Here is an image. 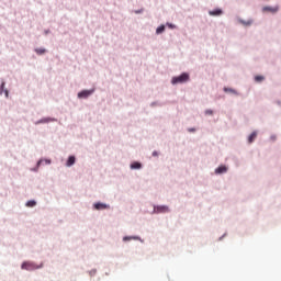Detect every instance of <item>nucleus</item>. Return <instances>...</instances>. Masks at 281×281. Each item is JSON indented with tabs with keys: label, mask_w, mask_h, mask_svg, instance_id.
Instances as JSON below:
<instances>
[{
	"label": "nucleus",
	"mask_w": 281,
	"mask_h": 281,
	"mask_svg": "<svg viewBox=\"0 0 281 281\" xmlns=\"http://www.w3.org/2000/svg\"><path fill=\"white\" fill-rule=\"evenodd\" d=\"M155 212L157 214H166V212H170V209L166 205H160L155 207Z\"/></svg>",
	"instance_id": "7ed1b4c3"
},
{
	"label": "nucleus",
	"mask_w": 281,
	"mask_h": 281,
	"mask_svg": "<svg viewBox=\"0 0 281 281\" xmlns=\"http://www.w3.org/2000/svg\"><path fill=\"white\" fill-rule=\"evenodd\" d=\"M132 170H139L142 168V164L139 162H134L131 165Z\"/></svg>",
	"instance_id": "9b49d317"
},
{
	"label": "nucleus",
	"mask_w": 281,
	"mask_h": 281,
	"mask_svg": "<svg viewBox=\"0 0 281 281\" xmlns=\"http://www.w3.org/2000/svg\"><path fill=\"white\" fill-rule=\"evenodd\" d=\"M225 93H236V90L232 88H224Z\"/></svg>",
	"instance_id": "dca6fc26"
},
{
	"label": "nucleus",
	"mask_w": 281,
	"mask_h": 281,
	"mask_svg": "<svg viewBox=\"0 0 281 281\" xmlns=\"http://www.w3.org/2000/svg\"><path fill=\"white\" fill-rule=\"evenodd\" d=\"M188 80H190V75H188V72H183L178 77H173L171 79V85H183V82H188Z\"/></svg>",
	"instance_id": "f257e3e1"
},
{
	"label": "nucleus",
	"mask_w": 281,
	"mask_h": 281,
	"mask_svg": "<svg viewBox=\"0 0 281 281\" xmlns=\"http://www.w3.org/2000/svg\"><path fill=\"white\" fill-rule=\"evenodd\" d=\"M205 115H214V111H212V110H206V111H205Z\"/></svg>",
	"instance_id": "aec40b11"
},
{
	"label": "nucleus",
	"mask_w": 281,
	"mask_h": 281,
	"mask_svg": "<svg viewBox=\"0 0 281 281\" xmlns=\"http://www.w3.org/2000/svg\"><path fill=\"white\" fill-rule=\"evenodd\" d=\"M42 164H47V165H49V164H52V160H49V159L40 160V161L37 162V166H41Z\"/></svg>",
	"instance_id": "2eb2a0df"
},
{
	"label": "nucleus",
	"mask_w": 281,
	"mask_h": 281,
	"mask_svg": "<svg viewBox=\"0 0 281 281\" xmlns=\"http://www.w3.org/2000/svg\"><path fill=\"white\" fill-rule=\"evenodd\" d=\"M157 156H158L157 151H153V157H157Z\"/></svg>",
	"instance_id": "4be33fe9"
},
{
	"label": "nucleus",
	"mask_w": 281,
	"mask_h": 281,
	"mask_svg": "<svg viewBox=\"0 0 281 281\" xmlns=\"http://www.w3.org/2000/svg\"><path fill=\"white\" fill-rule=\"evenodd\" d=\"M93 93V90H83L78 93V98H89Z\"/></svg>",
	"instance_id": "39448f33"
},
{
	"label": "nucleus",
	"mask_w": 281,
	"mask_h": 281,
	"mask_svg": "<svg viewBox=\"0 0 281 281\" xmlns=\"http://www.w3.org/2000/svg\"><path fill=\"white\" fill-rule=\"evenodd\" d=\"M36 205V201L31 200L26 203V207H34Z\"/></svg>",
	"instance_id": "4468645a"
},
{
	"label": "nucleus",
	"mask_w": 281,
	"mask_h": 281,
	"mask_svg": "<svg viewBox=\"0 0 281 281\" xmlns=\"http://www.w3.org/2000/svg\"><path fill=\"white\" fill-rule=\"evenodd\" d=\"M108 207H109V205H106L104 203L98 202L94 204V209H97V210H106Z\"/></svg>",
	"instance_id": "1a4fd4ad"
},
{
	"label": "nucleus",
	"mask_w": 281,
	"mask_h": 281,
	"mask_svg": "<svg viewBox=\"0 0 281 281\" xmlns=\"http://www.w3.org/2000/svg\"><path fill=\"white\" fill-rule=\"evenodd\" d=\"M256 82H262V80H265L263 76H256L255 77Z\"/></svg>",
	"instance_id": "f3484780"
},
{
	"label": "nucleus",
	"mask_w": 281,
	"mask_h": 281,
	"mask_svg": "<svg viewBox=\"0 0 281 281\" xmlns=\"http://www.w3.org/2000/svg\"><path fill=\"white\" fill-rule=\"evenodd\" d=\"M167 25H168V27H170L171 30H175V25H173V24L168 23Z\"/></svg>",
	"instance_id": "412c9836"
},
{
	"label": "nucleus",
	"mask_w": 281,
	"mask_h": 281,
	"mask_svg": "<svg viewBox=\"0 0 281 281\" xmlns=\"http://www.w3.org/2000/svg\"><path fill=\"white\" fill-rule=\"evenodd\" d=\"M225 172H227V167L226 166H221V167L215 169L216 175H223Z\"/></svg>",
	"instance_id": "423d86ee"
},
{
	"label": "nucleus",
	"mask_w": 281,
	"mask_h": 281,
	"mask_svg": "<svg viewBox=\"0 0 281 281\" xmlns=\"http://www.w3.org/2000/svg\"><path fill=\"white\" fill-rule=\"evenodd\" d=\"M47 52L45 48H35V53L38 54V56H43Z\"/></svg>",
	"instance_id": "ddd939ff"
},
{
	"label": "nucleus",
	"mask_w": 281,
	"mask_h": 281,
	"mask_svg": "<svg viewBox=\"0 0 281 281\" xmlns=\"http://www.w3.org/2000/svg\"><path fill=\"white\" fill-rule=\"evenodd\" d=\"M209 14L211 16H221V14H223V10L216 9V10L210 11Z\"/></svg>",
	"instance_id": "0eeeda50"
},
{
	"label": "nucleus",
	"mask_w": 281,
	"mask_h": 281,
	"mask_svg": "<svg viewBox=\"0 0 281 281\" xmlns=\"http://www.w3.org/2000/svg\"><path fill=\"white\" fill-rule=\"evenodd\" d=\"M21 269H24L25 271H35V269H40V267L34 262L25 261L22 263Z\"/></svg>",
	"instance_id": "f03ea898"
},
{
	"label": "nucleus",
	"mask_w": 281,
	"mask_h": 281,
	"mask_svg": "<svg viewBox=\"0 0 281 281\" xmlns=\"http://www.w3.org/2000/svg\"><path fill=\"white\" fill-rule=\"evenodd\" d=\"M162 32H166V26H165V25H160V26L156 30V34H162Z\"/></svg>",
	"instance_id": "f8f14e48"
},
{
	"label": "nucleus",
	"mask_w": 281,
	"mask_h": 281,
	"mask_svg": "<svg viewBox=\"0 0 281 281\" xmlns=\"http://www.w3.org/2000/svg\"><path fill=\"white\" fill-rule=\"evenodd\" d=\"M256 137H258V133L252 132L249 137H248V143L249 144H254V142L256 140Z\"/></svg>",
	"instance_id": "6e6552de"
},
{
	"label": "nucleus",
	"mask_w": 281,
	"mask_h": 281,
	"mask_svg": "<svg viewBox=\"0 0 281 281\" xmlns=\"http://www.w3.org/2000/svg\"><path fill=\"white\" fill-rule=\"evenodd\" d=\"M143 10L136 11V14H142Z\"/></svg>",
	"instance_id": "5701e85b"
},
{
	"label": "nucleus",
	"mask_w": 281,
	"mask_h": 281,
	"mask_svg": "<svg viewBox=\"0 0 281 281\" xmlns=\"http://www.w3.org/2000/svg\"><path fill=\"white\" fill-rule=\"evenodd\" d=\"M191 133H194V128L189 130Z\"/></svg>",
	"instance_id": "b1692460"
},
{
	"label": "nucleus",
	"mask_w": 281,
	"mask_h": 281,
	"mask_svg": "<svg viewBox=\"0 0 281 281\" xmlns=\"http://www.w3.org/2000/svg\"><path fill=\"white\" fill-rule=\"evenodd\" d=\"M243 25L249 26L251 25V23H254V20H249V21H241Z\"/></svg>",
	"instance_id": "a211bd4d"
},
{
	"label": "nucleus",
	"mask_w": 281,
	"mask_h": 281,
	"mask_svg": "<svg viewBox=\"0 0 281 281\" xmlns=\"http://www.w3.org/2000/svg\"><path fill=\"white\" fill-rule=\"evenodd\" d=\"M74 164H76V157L70 156V157L68 158L66 165H67L68 167H71V166H74Z\"/></svg>",
	"instance_id": "9d476101"
},
{
	"label": "nucleus",
	"mask_w": 281,
	"mask_h": 281,
	"mask_svg": "<svg viewBox=\"0 0 281 281\" xmlns=\"http://www.w3.org/2000/svg\"><path fill=\"white\" fill-rule=\"evenodd\" d=\"M280 10V7H263L262 12H271V14H276Z\"/></svg>",
	"instance_id": "20e7f679"
},
{
	"label": "nucleus",
	"mask_w": 281,
	"mask_h": 281,
	"mask_svg": "<svg viewBox=\"0 0 281 281\" xmlns=\"http://www.w3.org/2000/svg\"><path fill=\"white\" fill-rule=\"evenodd\" d=\"M123 240H137V237H124Z\"/></svg>",
	"instance_id": "6ab92c4d"
}]
</instances>
